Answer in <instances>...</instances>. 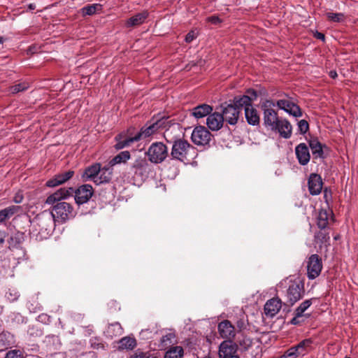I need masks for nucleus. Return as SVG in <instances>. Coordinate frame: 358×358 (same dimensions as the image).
<instances>
[{"label": "nucleus", "instance_id": "obj_1", "mask_svg": "<svg viewBox=\"0 0 358 358\" xmlns=\"http://www.w3.org/2000/svg\"><path fill=\"white\" fill-rule=\"evenodd\" d=\"M275 103L271 100H266L262 106L263 109V120L266 128L272 131L278 132L284 138L292 136V127L288 120L279 118L273 109Z\"/></svg>", "mask_w": 358, "mask_h": 358}, {"label": "nucleus", "instance_id": "obj_2", "mask_svg": "<svg viewBox=\"0 0 358 358\" xmlns=\"http://www.w3.org/2000/svg\"><path fill=\"white\" fill-rule=\"evenodd\" d=\"M55 229V222L50 211L45 210L30 221L29 236L40 241L48 238Z\"/></svg>", "mask_w": 358, "mask_h": 358}, {"label": "nucleus", "instance_id": "obj_3", "mask_svg": "<svg viewBox=\"0 0 358 358\" xmlns=\"http://www.w3.org/2000/svg\"><path fill=\"white\" fill-rule=\"evenodd\" d=\"M50 213L52 215L55 223L63 224L75 216L73 206L64 201L57 203L53 206L52 210Z\"/></svg>", "mask_w": 358, "mask_h": 358}, {"label": "nucleus", "instance_id": "obj_4", "mask_svg": "<svg viewBox=\"0 0 358 358\" xmlns=\"http://www.w3.org/2000/svg\"><path fill=\"white\" fill-rule=\"evenodd\" d=\"M192 151L194 152V148L187 141L179 138L173 142L171 155L174 159L185 162Z\"/></svg>", "mask_w": 358, "mask_h": 358}, {"label": "nucleus", "instance_id": "obj_5", "mask_svg": "<svg viewBox=\"0 0 358 358\" xmlns=\"http://www.w3.org/2000/svg\"><path fill=\"white\" fill-rule=\"evenodd\" d=\"M150 162L160 164L163 162L168 156V148L162 142L152 143L145 152Z\"/></svg>", "mask_w": 358, "mask_h": 358}, {"label": "nucleus", "instance_id": "obj_6", "mask_svg": "<svg viewBox=\"0 0 358 358\" xmlns=\"http://www.w3.org/2000/svg\"><path fill=\"white\" fill-rule=\"evenodd\" d=\"M304 294L303 283L298 280L290 281V285L287 291V302L291 306L300 300Z\"/></svg>", "mask_w": 358, "mask_h": 358}, {"label": "nucleus", "instance_id": "obj_7", "mask_svg": "<svg viewBox=\"0 0 358 358\" xmlns=\"http://www.w3.org/2000/svg\"><path fill=\"white\" fill-rule=\"evenodd\" d=\"M130 170L135 176L146 178L151 172V166L145 157H139L132 163Z\"/></svg>", "mask_w": 358, "mask_h": 358}, {"label": "nucleus", "instance_id": "obj_8", "mask_svg": "<svg viewBox=\"0 0 358 358\" xmlns=\"http://www.w3.org/2000/svg\"><path fill=\"white\" fill-rule=\"evenodd\" d=\"M210 132L203 126H199L194 128L192 133V141L197 145H206L211 141Z\"/></svg>", "mask_w": 358, "mask_h": 358}, {"label": "nucleus", "instance_id": "obj_9", "mask_svg": "<svg viewBox=\"0 0 358 358\" xmlns=\"http://www.w3.org/2000/svg\"><path fill=\"white\" fill-rule=\"evenodd\" d=\"M322 263L321 258L316 254L312 255L307 261V275L309 279L316 278L321 273Z\"/></svg>", "mask_w": 358, "mask_h": 358}, {"label": "nucleus", "instance_id": "obj_10", "mask_svg": "<svg viewBox=\"0 0 358 358\" xmlns=\"http://www.w3.org/2000/svg\"><path fill=\"white\" fill-rule=\"evenodd\" d=\"M220 358H239L237 355L236 344L231 341H224L219 347Z\"/></svg>", "mask_w": 358, "mask_h": 358}, {"label": "nucleus", "instance_id": "obj_11", "mask_svg": "<svg viewBox=\"0 0 358 358\" xmlns=\"http://www.w3.org/2000/svg\"><path fill=\"white\" fill-rule=\"evenodd\" d=\"M165 120L164 119L158 120L155 122H150L146 125L142 127L139 132L137 133L140 139L145 138L151 136L157 133L161 127L164 124Z\"/></svg>", "mask_w": 358, "mask_h": 358}, {"label": "nucleus", "instance_id": "obj_12", "mask_svg": "<svg viewBox=\"0 0 358 358\" xmlns=\"http://www.w3.org/2000/svg\"><path fill=\"white\" fill-rule=\"evenodd\" d=\"M75 201L80 205L87 203L93 194V189L90 185H83L75 192Z\"/></svg>", "mask_w": 358, "mask_h": 358}, {"label": "nucleus", "instance_id": "obj_13", "mask_svg": "<svg viewBox=\"0 0 358 358\" xmlns=\"http://www.w3.org/2000/svg\"><path fill=\"white\" fill-rule=\"evenodd\" d=\"M275 105L294 117H300L302 115L300 108L287 99L277 101Z\"/></svg>", "mask_w": 358, "mask_h": 358}, {"label": "nucleus", "instance_id": "obj_14", "mask_svg": "<svg viewBox=\"0 0 358 358\" xmlns=\"http://www.w3.org/2000/svg\"><path fill=\"white\" fill-rule=\"evenodd\" d=\"M217 329L219 334L222 338L228 339L227 341H231V339L235 338V328L229 320H224L220 322Z\"/></svg>", "mask_w": 358, "mask_h": 358}, {"label": "nucleus", "instance_id": "obj_15", "mask_svg": "<svg viewBox=\"0 0 358 358\" xmlns=\"http://www.w3.org/2000/svg\"><path fill=\"white\" fill-rule=\"evenodd\" d=\"M222 113L224 120H225L229 124L234 125L238 121L240 110L234 104H229L224 108Z\"/></svg>", "mask_w": 358, "mask_h": 358}, {"label": "nucleus", "instance_id": "obj_16", "mask_svg": "<svg viewBox=\"0 0 358 358\" xmlns=\"http://www.w3.org/2000/svg\"><path fill=\"white\" fill-rule=\"evenodd\" d=\"M282 301L278 298H272L266 301L264 305V313L267 317H273L280 310Z\"/></svg>", "mask_w": 358, "mask_h": 358}, {"label": "nucleus", "instance_id": "obj_17", "mask_svg": "<svg viewBox=\"0 0 358 358\" xmlns=\"http://www.w3.org/2000/svg\"><path fill=\"white\" fill-rule=\"evenodd\" d=\"M74 175V171L69 170L63 173L55 175L52 178L47 181L46 185L48 187H54L64 184L70 180Z\"/></svg>", "mask_w": 358, "mask_h": 358}, {"label": "nucleus", "instance_id": "obj_18", "mask_svg": "<svg viewBox=\"0 0 358 358\" xmlns=\"http://www.w3.org/2000/svg\"><path fill=\"white\" fill-rule=\"evenodd\" d=\"M308 189L312 195L319 194L322 189V180L318 174L312 173L308 178Z\"/></svg>", "mask_w": 358, "mask_h": 358}, {"label": "nucleus", "instance_id": "obj_19", "mask_svg": "<svg viewBox=\"0 0 358 358\" xmlns=\"http://www.w3.org/2000/svg\"><path fill=\"white\" fill-rule=\"evenodd\" d=\"M140 139L139 136L136 134L133 137H127L125 134H120L115 136L116 144L115 148L117 150H121L124 148L129 147L134 142L138 141Z\"/></svg>", "mask_w": 358, "mask_h": 358}, {"label": "nucleus", "instance_id": "obj_20", "mask_svg": "<svg viewBox=\"0 0 358 358\" xmlns=\"http://www.w3.org/2000/svg\"><path fill=\"white\" fill-rule=\"evenodd\" d=\"M224 117L219 113H213L209 115L206 120V124L212 131H218L222 127Z\"/></svg>", "mask_w": 358, "mask_h": 358}, {"label": "nucleus", "instance_id": "obj_21", "mask_svg": "<svg viewBox=\"0 0 358 358\" xmlns=\"http://www.w3.org/2000/svg\"><path fill=\"white\" fill-rule=\"evenodd\" d=\"M295 153L298 161L301 165H306L310 161V153L305 143H300L295 148Z\"/></svg>", "mask_w": 358, "mask_h": 358}, {"label": "nucleus", "instance_id": "obj_22", "mask_svg": "<svg viewBox=\"0 0 358 358\" xmlns=\"http://www.w3.org/2000/svg\"><path fill=\"white\" fill-rule=\"evenodd\" d=\"M101 171V164L99 163L94 164L90 166L85 169V171L82 174V178L83 181H93L95 183L99 175V172Z\"/></svg>", "mask_w": 358, "mask_h": 358}, {"label": "nucleus", "instance_id": "obj_23", "mask_svg": "<svg viewBox=\"0 0 358 358\" xmlns=\"http://www.w3.org/2000/svg\"><path fill=\"white\" fill-rule=\"evenodd\" d=\"M148 16V13L147 11H143L141 13H138L134 16L129 17L125 23L126 27H136L142 24Z\"/></svg>", "mask_w": 358, "mask_h": 358}, {"label": "nucleus", "instance_id": "obj_24", "mask_svg": "<svg viewBox=\"0 0 358 358\" xmlns=\"http://www.w3.org/2000/svg\"><path fill=\"white\" fill-rule=\"evenodd\" d=\"M213 108L208 104L203 103L194 107L192 109V115L196 119L204 117L210 115Z\"/></svg>", "mask_w": 358, "mask_h": 358}, {"label": "nucleus", "instance_id": "obj_25", "mask_svg": "<svg viewBox=\"0 0 358 358\" xmlns=\"http://www.w3.org/2000/svg\"><path fill=\"white\" fill-rule=\"evenodd\" d=\"M245 115L246 120L249 124H259V116L258 115L257 110L255 108H254L252 106L245 108Z\"/></svg>", "mask_w": 358, "mask_h": 358}, {"label": "nucleus", "instance_id": "obj_26", "mask_svg": "<svg viewBox=\"0 0 358 358\" xmlns=\"http://www.w3.org/2000/svg\"><path fill=\"white\" fill-rule=\"evenodd\" d=\"M235 340V344L238 345L242 350H248L252 345V340L241 332L238 333Z\"/></svg>", "mask_w": 358, "mask_h": 358}, {"label": "nucleus", "instance_id": "obj_27", "mask_svg": "<svg viewBox=\"0 0 358 358\" xmlns=\"http://www.w3.org/2000/svg\"><path fill=\"white\" fill-rule=\"evenodd\" d=\"M331 215V210H327L324 209L320 210L317 217L318 227L322 229H325L329 224V220Z\"/></svg>", "mask_w": 358, "mask_h": 358}, {"label": "nucleus", "instance_id": "obj_28", "mask_svg": "<svg viewBox=\"0 0 358 358\" xmlns=\"http://www.w3.org/2000/svg\"><path fill=\"white\" fill-rule=\"evenodd\" d=\"M123 334V329L119 322H115L108 326L105 334L109 338L120 336Z\"/></svg>", "mask_w": 358, "mask_h": 358}, {"label": "nucleus", "instance_id": "obj_29", "mask_svg": "<svg viewBox=\"0 0 358 358\" xmlns=\"http://www.w3.org/2000/svg\"><path fill=\"white\" fill-rule=\"evenodd\" d=\"M20 210L19 206H10L0 210V223L10 218Z\"/></svg>", "mask_w": 358, "mask_h": 358}, {"label": "nucleus", "instance_id": "obj_30", "mask_svg": "<svg viewBox=\"0 0 358 358\" xmlns=\"http://www.w3.org/2000/svg\"><path fill=\"white\" fill-rule=\"evenodd\" d=\"M112 170L108 167L101 168L98 178L95 181L96 185L108 182L111 179Z\"/></svg>", "mask_w": 358, "mask_h": 358}, {"label": "nucleus", "instance_id": "obj_31", "mask_svg": "<svg viewBox=\"0 0 358 358\" xmlns=\"http://www.w3.org/2000/svg\"><path fill=\"white\" fill-rule=\"evenodd\" d=\"M309 146L315 158L323 157V146L317 138L311 139L309 141Z\"/></svg>", "mask_w": 358, "mask_h": 358}, {"label": "nucleus", "instance_id": "obj_32", "mask_svg": "<svg viewBox=\"0 0 358 358\" xmlns=\"http://www.w3.org/2000/svg\"><path fill=\"white\" fill-rule=\"evenodd\" d=\"M131 158V155L129 151H122L113 157L109 162L110 166L121 163H126Z\"/></svg>", "mask_w": 358, "mask_h": 358}, {"label": "nucleus", "instance_id": "obj_33", "mask_svg": "<svg viewBox=\"0 0 358 358\" xmlns=\"http://www.w3.org/2000/svg\"><path fill=\"white\" fill-rule=\"evenodd\" d=\"M119 349L132 350L136 345V339L129 336H125L119 341Z\"/></svg>", "mask_w": 358, "mask_h": 358}, {"label": "nucleus", "instance_id": "obj_34", "mask_svg": "<svg viewBox=\"0 0 358 358\" xmlns=\"http://www.w3.org/2000/svg\"><path fill=\"white\" fill-rule=\"evenodd\" d=\"M312 341L310 339H305L301 341L297 345H294V348L296 350V354L299 357L304 356L307 352L308 349L310 347Z\"/></svg>", "mask_w": 358, "mask_h": 358}, {"label": "nucleus", "instance_id": "obj_35", "mask_svg": "<svg viewBox=\"0 0 358 358\" xmlns=\"http://www.w3.org/2000/svg\"><path fill=\"white\" fill-rule=\"evenodd\" d=\"M22 233L17 231L12 235L9 241V247L11 249H20L22 247Z\"/></svg>", "mask_w": 358, "mask_h": 358}, {"label": "nucleus", "instance_id": "obj_36", "mask_svg": "<svg viewBox=\"0 0 358 358\" xmlns=\"http://www.w3.org/2000/svg\"><path fill=\"white\" fill-rule=\"evenodd\" d=\"M183 349L180 346L171 348L165 354L164 358H182Z\"/></svg>", "mask_w": 358, "mask_h": 358}, {"label": "nucleus", "instance_id": "obj_37", "mask_svg": "<svg viewBox=\"0 0 358 358\" xmlns=\"http://www.w3.org/2000/svg\"><path fill=\"white\" fill-rule=\"evenodd\" d=\"M252 101L246 95H243V96L235 99L234 100V106L237 107L239 110L242 108H248L252 106Z\"/></svg>", "mask_w": 358, "mask_h": 358}, {"label": "nucleus", "instance_id": "obj_38", "mask_svg": "<svg viewBox=\"0 0 358 358\" xmlns=\"http://www.w3.org/2000/svg\"><path fill=\"white\" fill-rule=\"evenodd\" d=\"M73 189L72 187H69L68 189L60 188L59 189L55 192V194L61 201L62 199H66L70 196L73 195Z\"/></svg>", "mask_w": 358, "mask_h": 358}, {"label": "nucleus", "instance_id": "obj_39", "mask_svg": "<svg viewBox=\"0 0 358 358\" xmlns=\"http://www.w3.org/2000/svg\"><path fill=\"white\" fill-rule=\"evenodd\" d=\"M312 299H307L302 302L300 306L296 309V317H301L303 313L311 306Z\"/></svg>", "mask_w": 358, "mask_h": 358}, {"label": "nucleus", "instance_id": "obj_40", "mask_svg": "<svg viewBox=\"0 0 358 358\" xmlns=\"http://www.w3.org/2000/svg\"><path fill=\"white\" fill-rule=\"evenodd\" d=\"M101 6L98 3L86 6L81 9L82 14L83 15H92L94 14L97 8H100Z\"/></svg>", "mask_w": 358, "mask_h": 358}, {"label": "nucleus", "instance_id": "obj_41", "mask_svg": "<svg viewBox=\"0 0 358 358\" xmlns=\"http://www.w3.org/2000/svg\"><path fill=\"white\" fill-rule=\"evenodd\" d=\"M176 335L174 333L169 332L166 335L163 336L161 338V345L162 348H166L169 345L171 344L173 341L175 339Z\"/></svg>", "mask_w": 358, "mask_h": 358}, {"label": "nucleus", "instance_id": "obj_42", "mask_svg": "<svg viewBox=\"0 0 358 358\" xmlns=\"http://www.w3.org/2000/svg\"><path fill=\"white\" fill-rule=\"evenodd\" d=\"M327 17L329 20L332 22H339L343 20L344 15L343 13H327Z\"/></svg>", "mask_w": 358, "mask_h": 358}, {"label": "nucleus", "instance_id": "obj_43", "mask_svg": "<svg viewBox=\"0 0 358 358\" xmlns=\"http://www.w3.org/2000/svg\"><path fill=\"white\" fill-rule=\"evenodd\" d=\"M299 357L296 354V350L294 347H291L288 350H287L284 354L280 357V358H297Z\"/></svg>", "mask_w": 358, "mask_h": 358}, {"label": "nucleus", "instance_id": "obj_44", "mask_svg": "<svg viewBox=\"0 0 358 358\" xmlns=\"http://www.w3.org/2000/svg\"><path fill=\"white\" fill-rule=\"evenodd\" d=\"M59 201H60V199L57 197L55 192H54L53 194H52L48 196V198L46 199L45 203L49 205L55 206L57 203H59Z\"/></svg>", "mask_w": 358, "mask_h": 358}, {"label": "nucleus", "instance_id": "obj_45", "mask_svg": "<svg viewBox=\"0 0 358 358\" xmlns=\"http://www.w3.org/2000/svg\"><path fill=\"white\" fill-rule=\"evenodd\" d=\"M298 127L300 132L302 134H306L309 129L308 122L304 120H301L299 122Z\"/></svg>", "mask_w": 358, "mask_h": 358}, {"label": "nucleus", "instance_id": "obj_46", "mask_svg": "<svg viewBox=\"0 0 358 358\" xmlns=\"http://www.w3.org/2000/svg\"><path fill=\"white\" fill-rule=\"evenodd\" d=\"M131 358H155L151 357L148 353H145L140 350H136L134 354L131 356Z\"/></svg>", "mask_w": 358, "mask_h": 358}, {"label": "nucleus", "instance_id": "obj_47", "mask_svg": "<svg viewBox=\"0 0 358 358\" xmlns=\"http://www.w3.org/2000/svg\"><path fill=\"white\" fill-rule=\"evenodd\" d=\"M5 358H22V357L20 350H13L8 352Z\"/></svg>", "mask_w": 358, "mask_h": 358}, {"label": "nucleus", "instance_id": "obj_48", "mask_svg": "<svg viewBox=\"0 0 358 358\" xmlns=\"http://www.w3.org/2000/svg\"><path fill=\"white\" fill-rule=\"evenodd\" d=\"M315 238L317 241H320L321 243H324L329 239V237L324 232L320 231L315 236Z\"/></svg>", "mask_w": 358, "mask_h": 358}, {"label": "nucleus", "instance_id": "obj_49", "mask_svg": "<svg viewBox=\"0 0 358 358\" xmlns=\"http://www.w3.org/2000/svg\"><path fill=\"white\" fill-rule=\"evenodd\" d=\"M246 93H247L246 96L248 98H250L251 101L255 100L257 97V94L256 91L252 89L248 90Z\"/></svg>", "mask_w": 358, "mask_h": 358}, {"label": "nucleus", "instance_id": "obj_50", "mask_svg": "<svg viewBox=\"0 0 358 358\" xmlns=\"http://www.w3.org/2000/svg\"><path fill=\"white\" fill-rule=\"evenodd\" d=\"M196 34L194 31H189L185 36V41L187 43L192 42L196 38Z\"/></svg>", "mask_w": 358, "mask_h": 358}, {"label": "nucleus", "instance_id": "obj_51", "mask_svg": "<svg viewBox=\"0 0 358 358\" xmlns=\"http://www.w3.org/2000/svg\"><path fill=\"white\" fill-rule=\"evenodd\" d=\"M207 21L213 24H219L221 22L220 18L215 15L208 17Z\"/></svg>", "mask_w": 358, "mask_h": 358}, {"label": "nucleus", "instance_id": "obj_52", "mask_svg": "<svg viewBox=\"0 0 358 358\" xmlns=\"http://www.w3.org/2000/svg\"><path fill=\"white\" fill-rule=\"evenodd\" d=\"M38 50V48L36 47V46H31L27 50V55H33L36 52H37Z\"/></svg>", "mask_w": 358, "mask_h": 358}, {"label": "nucleus", "instance_id": "obj_53", "mask_svg": "<svg viewBox=\"0 0 358 358\" xmlns=\"http://www.w3.org/2000/svg\"><path fill=\"white\" fill-rule=\"evenodd\" d=\"M22 201V194L20 193H17L14 198V201L15 203H20Z\"/></svg>", "mask_w": 358, "mask_h": 358}, {"label": "nucleus", "instance_id": "obj_54", "mask_svg": "<svg viewBox=\"0 0 358 358\" xmlns=\"http://www.w3.org/2000/svg\"><path fill=\"white\" fill-rule=\"evenodd\" d=\"M315 37L317 38V39H320V40H322V41H324V35L320 32H316L315 34Z\"/></svg>", "mask_w": 358, "mask_h": 358}, {"label": "nucleus", "instance_id": "obj_55", "mask_svg": "<svg viewBox=\"0 0 358 358\" xmlns=\"http://www.w3.org/2000/svg\"><path fill=\"white\" fill-rule=\"evenodd\" d=\"M337 76H338V75H337V73H336V71H331L329 72V76H330L331 78H333V79L336 78L337 77Z\"/></svg>", "mask_w": 358, "mask_h": 358}, {"label": "nucleus", "instance_id": "obj_56", "mask_svg": "<svg viewBox=\"0 0 358 358\" xmlns=\"http://www.w3.org/2000/svg\"><path fill=\"white\" fill-rule=\"evenodd\" d=\"M21 86L20 85H15L13 87V92H20L21 91V89H20Z\"/></svg>", "mask_w": 358, "mask_h": 358}, {"label": "nucleus", "instance_id": "obj_57", "mask_svg": "<svg viewBox=\"0 0 358 358\" xmlns=\"http://www.w3.org/2000/svg\"><path fill=\"white\" fill-rule=\"evenodd\" d=\"M4 233L0 231V245L4 242Z\"/></svg>", "mask_w": 358, "mask_h": 358}, {"label": "nucleus", "instance_id": "obj_58", "mask_svg": "<svg viewBox=\"0 0 358 358\" xmlns=\"http://www.w3.org/2000/svg\"><path fill=\"white\" fill-rule=\"evenodd\" d=\"M237 326H238V328L242 329V328L244 327V322H242V321H238L237 322Z\"/></svg>", "mask_w": 358, "mask_h": 358}, {"label": "nucleus", "instance_id": "obj_59", "mask_svg": "<svg viewBox=\"0 0 358 358\" xmlns=\"http://www.w3.org/2000/svg\"><path fill=\"white\" fill-rule=\"evenodd\" d=\"M297 317H296V316H295V317L292 320V321H291L292 324H297V321H296V318H297Z\"/></svg>", "mask_w": 358, "mask_h": 358}, {"label": "nucleus", "instance_id": "obj_60", "mask_svg": "<svg viewBox=\"0 0 358 358\" xmlns=\"http://www.w3.org/2000/svg\"><path fill=\"white\" fill-rule=\"evenodd\" d=\"M324 196L327 197V190L325 189L324 190Z\"/></svg>", "mask_w": 358, "mask_h": 358}, {"label": "nucleus", "instance_id": "obj_61", "mask_svg": "<svg viewBox=\"0 0 358 358\" xmlns=\"http://www.w3.org/2000/svg\"><path fill=\"white\" fill-rule=\"evenodd\" d=\"M167 134H168V131H167L165 133V134H164V137H165L166 138V136H167Z\"/></svg>", "mask_w": 358, "mask_h": 358}, {"label": "nucleus", "instance_id": "obj_62", "mask_svg": "<svg viewBox=\"0 0 358 358\" xmlns=\"http://www.w3.org/2000/svg\"><path fill=\"white\" fill-rule=\"evenodd\" d=\"M3 42V40L1 38H0V43H1Z\"/></svg>", "mask_w": 358, "mask_h": 358}, {"label": "nucleus", "instance_id": "obj_63", "mask_svg": "<svg viewBox=\"0 0 358 358\" xmlns=\"http://www.w3.org/2000/svg\"><path fill=\"white\" fill-rule=\"evenodd\" d=\"M2 336H3V335H1V336H0V338H2Z\"/></svg>", "mask_w": 358, "mask_h": 358}, {"label": "nucleus", "instance_id": "obj_64", "mask_svg": "<svg viewBox=\"0 0 358 358\" xmlns=\"http://www.w3.org/2000/svg\"><path fill=\"white\" fill-rule=\"evenodd\" d=\"M345 358H350V357H345Z\"/></svg>", "mask_w": 358, "mask_h": 358}]
</instances>
